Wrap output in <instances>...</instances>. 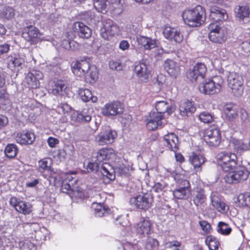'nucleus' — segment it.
I'll return each instance as SVG.
<instances>
[{
	"label": "nucleus",
	"mask_w": 250,
	"mask_h": 250,
	"mask_svg": "<svg viewBox=\"0 0 250 250\" xmlns=\"http://www.w3.org/2000/svg\"><path fill=\"white\" fill-rule=\"evenodd\" d=\"M166 124L164 116L155 112H151L146 119V126L149 130L162 128Z\"/></svg>",
	"instance_id": "obj_11"
},
{
	"label": "nucleus",
	"mask_w": 250,
	"mask_h": 250,
	"mask_svg": "<svg viewBox=\"0 0 250 250\" xmlns=\"http://www.w3.org/2000/svg\"><path fill=\"white\" fill-rule=\"evenodd\" d=\"M35 139L34 134L31 132L22 131L18 133L16 137L18 143L25 145L32 144Z\"/></svg>",
	"instance_id": "obj_29"
},
{
	"label": "nucleus",
	"mask_w": 250,
	"mask_h": 250,
	"mask_svg": "<svg viewBox=\"0 0 250 250\" xmlns=\"http://www.w3.org/2000/svg\"><path fill=\"white\" fill-rule=\"evenodd\" d=\"M228 82L229 87L235 96L242 95L244 92V86L242 76L236 73H231L228 77Z\"/></svg>",
	"instance_id": "obj_7"
},
{
	"label": "nucleus",
	"mask_w": 250,
	"mask_h": 250,
	"mask_svg": "<svg viewBox=\"0 0 250 250\" xmlns=\"http://www.w3.org/2000/svg\"><path fill=\"white\" fill-rule=\"evenodd\" d=\"M9 65L12 64L14 67H19L24 62V59L19 55H14L9 57Z\"/></svg>",
	"instance_id": "obj_50"
},
{
	"label": "nucleus",
	"mask_w": 250,
	"mask_h": 250,
	"mask_svg": "<svg viewBox=\"0 0 250 250\" xmlns=\"http://www.w3.org/2000/svg\"><path fill=\"white\" fill-rule=\"evenodd\" d=\"M188 160L189 163L193 166L196 172L202 170V166L205 163L206 158L200 154L192 152L189 156Z\"/></svg>",
	"instance_id": "obj_26"
},
{
	"label": "nucleus",
	"mask_w": 250,
	"mask_h": 250,
	"mask_svg": "<svg viewBox=\"0 0 250 250\" xmlns=\"http://www.w3.org/2000/svg\"><path fill=\"white\" fill-rule=\"evenodd\" d=\"M117 136L115 131L108 130L104 132H101L96 137V141L100 145L112 144Z\"/></svg>",
	"instance_id": "obj_22"
},
{
	"label": "nucleus",
	"mask_w": 250,
	"mask_h": 250,
	"mask_svg": "<svg viewBox=\"0 0 250 250\" xmlns=\"http://www.w3.org/2000/svg\"><path fill=\"white\" fill-rule=\"evenodd\" d=\"M203 138L206 144L209 146L217 147L221 141L220 130L216 127H209L204 131Z\"/></svg>",
	"instance_id": "obj_6"
},
{
	"label": "nucleus",
	"mask_w": 250,
	"mask_h": 250,
	"mask_svg": "<svg viewBox=\"0 0 250 250\" xmlns=\"http://www.w3.org/2000/svg\"><path fill=\"white\" fill-rule=\"evenodd\" d=\"M135 72L140 80L144 83H147L150 79V71L144 62H139L134 68Z\"/></svg>",
	"instance_id": "obj_24"
},
{
	"label": "nucleus",
	"mask_w": 250,
	"mask_h": 250,
	"mask_svg": "<svg viewBox=\"0 0 250 250\" xmlns=\"http://www.w3.org/2000/svg\"><path fill=\"white\" fill-rule=\"evenodd\" d=\"M43 77L42 72L33 70L25 77V82L29 88H36L40 85L39 80Z\"/></svg>",
	"instance_id": "obj_17"
},
{
	"label": "nucleus",
	"mask_w": 250,
	"mask_h": 250,
	"mask_svg": "<svg viewBox=\"0 0 250 250\" xmlns=\"http://www.w3.org/2000/svg\"><path fill=\"white\" fill-rule=\"evenodd\" d=\"M208 38L212 42L221 44L227 40L226 29L220 22H211L208 27Z\"/></svg>",
	"instance_id": "obj_3"
},
{
	"label": "nucleus",
	"mask_w": 250,
	"mask_h": 250,
	"mask_svg": "<svg viewBox=\"0 0 250 250\" xmlns=\"http://www.w3.org/2000/svg\"><path fill=\"white\" fill-rule=\"evenodd\" d=\"M209 17L213 22H220L228 19V15L225 9L217 6H212L210 9Z\"/></svg>",
	"instance_id": "obj_23"
},
{
	"label": "nucleus",
	"mask_w": 250,
	"mask_h": 250,
	"mask_svg": "<svg viewBox=\"0 0 250 250\" xmlns=\"http://www.w3.org/2000/svg\"><path fill=\"white\" fill-rule=\"evenodd\" d=\"M236 203L239 207L250 206V193L240 194L237 197Z\"/></svg>",
	"instance_id": "obj_37"
},
{
	"label": "nucleus",
	"mask_w": 250,
	"mask_h": 250,
	"mask_svg": "<svg viewBox=\"0 0 250 250\" xmlns=\"http://www.w3.org/2000/svg\"><path fill=\"white\" fill-rule=\"evenodd\" d=\"M136 233L141 237H144L150 234L151 230V224L149 220L143 219L135 227Z\"/></svg>",
	"instance_id": "obj_25"
},
{
	"label": "nucleus",
	"mask_w": 250,
	"mask_h": 250,
	"mask_svg": "<svg viewBox=\"0 0 250 250\" xmlns=\"http://www.w3.org/2000/svg\"><path fill=\"white\" fill-rule=\"evenodd\" d=\"M235 149L238 151H245L249 149V144L243 143L242 141H236L235 143Z\"/></svg>",
	"instance_id": "obj_56"
},
{
	"label": "nucleus",
	"mask_w": 250,
	"mask_h": 250,
	"mask_svg": "<svg viewBox=\"0 0 250 250\" xmlns=\"http://www.w3.org/2000/svg\"><path fill=\"white\" fill-rule=\"evenodd\" d=\"M86 79H89V82L91 83H94L98 79V71L94 66H92L88 71V73L85 76Z\"/></svg>",
	"instance_id": "obj_51"
},
{
	"label": "nucleus",
	"mask_w": 250,
	"mask_h": 250,
	"mask_svg": "<svg viewBox=\"0 0 250 250\" xmlns=\"http://www.w3.org/2000/svg\"><path fill=\"white\" fill-rule=\"evenodd\" d=\"M153 202V198L149 193L139 195L130 198L129 203L131 206L136 208L146 210L151 206Z\"/></svg>",
	"instance_id": "obj_8"
},
{
	"label": "nucleus",
	"mask_w": 250,
	"mask_h": 250,
	"mask_svg": "<svg viewBox=\"0 0 250 250\" xmlns=\"http://www.w3.org/2000/svg\"><path fill=\"white\" fill-rule=\"evenodd\" d=\"M189 193V190L187 187L180 188L175 189L173 192V196L178 199H186Z\"/></svg>",
	"instance_id": "obj_40"
},
{
	"label": "nucleus",
	"mask_w": 250,
	"mask_h": 250,
	"mask_svg": "<svg viewBox=\"0 0 250 250\" xmlns=\"http://www.w3.org/2000/svg\"><path fill=\"white\" fill-rule=\"evenodd\" d=\"M207 71V67L203 63H197L188 74V78L191 82L197 81L203 79Z\"/></svg>",
	"instance_id": "obj_16"
},
{
	"label": "nucleus",
	"mask_w": 250,
	"mask_h": 250,
	"mask_svg": "<svg viewBox=\"0 0 250 250\" xmlns=\"http://www.w3.org/2000/svg\"><path fill=\"white\" fill-rule=\"evenodd\" d=\"M45 231V229L43 228L42 229H39L35 231V238L36 240L39 241H44L46 239V236L43 232Z\"/></svg>",
	"instance_id": "obj_60"
},
{
	"label": "nucleus",
	"mask_w": 250,
	"mask_h": 250,
	"mask_svg": "<svg viewBox=\"0 0 250 250\" xmlns=\"http://www.w3.org/2000/svg\"><path fill=\"white\" fill-rule=\"evenodd\" d=\"M202 230L205 232H209L211 229L210 225L206 221H201L199 222Z\"/></svg>",
	"instance_id": "obj_64"
},
{
	"label": "nucleus",
	"mask_w": 250,
	"mask_h": 250,
	"mask_svg": "<svg viewBox=\"0 0 250 250\" xmlns=\"http://www.w3.org/2000/svg\"><path fill=\"white\" fill-rule=\"evenodd\" d=\"M164 140L166 146L170 150L176 152L179 149V141L177 136L173 133H168L164 136Z\"/></svg>",
	"instance_id": "obj_27"
},
{
	"label": "nucleus",
	"mask_w": 250,
	"mask_h": 250,
	"mask_svg": "<svg viewBox=\"0 0 250 250\" xmlns=\"http://www.w3.org/2000/svg\"><path fill=\"white\" fill-rule=\"evenodd\" d=\"M224 111L227 118L230 121H234L238 116V108L231 103L227 104L224 106Z\"/></svg>",
	"instance_id": "obj_32"
},
{
	"label": "nucleus",
	"mask_w": 250,
	"mask_h": 250,
	"mask_svg": "<svg viewBox=\"0 0 250 250\" xmlns=\"http://www.w3.org/2000/svg\"><path fill=\"white\" fill-rule=\"evenodd\" d=\"M206 17L205 10L200 5H197L192 9H186L182 14L185 23L191 27H198L202 25Z\"/></svg>",
	"instance_id": "obj_1"
},
{
	"label": "nucleus",
	"mask_w": 250,
	"mask_h": 250,
	"mask_svg": "<svg viewBox=\"0 0 250 250\" xmlns=\"http://www.w3.org/2000/svg\"><path fill=\"white\" fill-rule=\"evenodd\" d=\"M38 171L41 173H43L45 171H49L50 169V160L47 158H44L39 161Z\"/></svg>",
	"instance_id": "obj_48"
},
{
	"label": "nucleus",
	"mask_w": 250,
	"mask_h": 250,
	"mask_svg": "<svg viewBox=\"0 0 250 250\" xmlns=\"http://www.w3.org/2000/svg\"><path fill=\"white\" fill-rule=\"evenodd\" d=\"M19 247L21 250H32L34 245L29 241L25 240L19 243Z\"/></svg>",
	"instance_id": "obj_54"
},
{
	"label": "nucleus",
	"mask_w": 250,
	"mask_h": 250,
	"mask_svg": "<svg viewBox=\"0 0 250 250\" xmlns=\"http://www.w3.org/2000/svg\"><path fill=\"white\" fill-rule=\"evenodd\" d=\"M73 29L78 33V36L81 38H88L91 35V29L82 22H76L73 25Z\"/></svg>",
	"instance_id": "obj_28"
},
{
	"label": "nucleus",
	"mask_w": 250,
	"mask_h": 250,
	"mask_svg": "<svg viewBox=\"0 0 250 250\" xmlns=\"http://www.w3.org/2000/svg\"><path fill=\"white\" fill-rule=\"evenodd\" d=\"M199 120L205 124H209L214 121L213 115L208 111H203L198 115Z\"/></svg>",
	"instance_id": "obj_47"
},
{
	"label": "nucleus",
	"mask_w": 250,
	"mask_h": 250,
	"mask_svg": "<svg viewBox=\"0 0 250 250\" xmlns=\"http://www.w3.org/2000/svg\"><path fill=\"white\" fill-rule=\"evenodd\" d=\"M241 52L244 55L248 56L250 54V43L244 42L240 44Z\"/></svg>",
	"instance_id": "obj_55"
},
{
	"label": "nucleus",
	"mask_w": 250,
	"mask_h": 250,
	"mask_svg": "<svg viewBox=\"0 0 250 250\" xmlns=\"http://www.w3.org/2000/svg\"><path fill=\"white\" fill-rule=\"evenodd\" d=\"M9 202L10 205L20 213L28 215L32 211V207L30 203L21 200L15 197H11Z\"/></svg>",
	"instance_id": "obj_14"
},
{
	"label": "nucleus",
	"mask_w": 250,
	"mask_h": 250,
	"mask_svg": "<svg viewBox=\"0 0 250 250\" xmlns=\"http://www.w3.org/2000/svg\"><path fill=\"white\" fill-rule=\"evenodd\" d=\"M196 110L192 102L187 101L181 103L179 106V112L183 117H188L193 113Z\"/></svg>",
	"instance_id": "obj_31"
},
{
	"label": "nucleus",
	"mask_w": 250,
	"mask_h": 250,
	"mask_svg": "<svg viewBox=\"0 0 250 250\" xmlns=\"http://www.w3.org/2000/svg\"><path fill=\"white\" fill-rule=\"evenodd\" d=\"M164 37L170 41H173L177 43H180L183 40V36L180 31L175 28L166 26L163 30Z\"/></svg>",
	"instance_id": "obj_20"
},
{
	"label": "nucleus",
	"mask_w": 250,
	"mask_h": 250,
	"mask_svg": "<svg viewBox=\"0 0 250 250\" xmlns=\"http://www.w3.org/2000/svg\"><path fill=\"white\" fill-rule=\"evenodd\" d=\"M216 229L219 233L223 235H228L232 231V229L229 224L223 222L218 223Z\"/></svg>",
	"instance_id": "obj_41"
},
{
	"label": "nucleus",
	"mask_w": 250,
	"mask_h": 250,
	"mask_svg": "<svg viewBox=\"0 0 250 250\" xmlns=\"http://www.w3.org/2000/svg\"><path fill=\"white\" fill-rule=\"evenodd\" d=\"M124 107L119 102H113L105 104L102 108V113L107 117L116 116L122 113Z\"/></svg>",
	"instance_id": "obj_13"
},
{
	"label": "nucleus",
	"mask_w": 250,
	"mask_h": 250,
	"mask_svg": "<svg viewBox=\"0 0 250 250\" xmlns=\"http://www.w3.org/2000/svg\"><path fill=\"white\" fill-rule=\"evenodd\" d=\"M237 157L235 153L223 152L218 154L217 163L225 171H229L236 167Z\"/></svg>",
	"instance_id": "obj_5"
},
{
	"label": "nucleus",
	"mask_w": 250,
	"mask_h": 250,
	"mask_svg": "<svg viewBox=\"0 0 250 250\" xmlns=\"http://www.w3.org/2000/svg\"><path fill=\"white\" fill-rule=\"evenodd\" d=\"M155 107L157 111L155 112L160 113V115L163 116H164L165 112L170 114L174 110V107L166 101L156 102Z\"/></svg>",
	"instance_id": "obj_30"
},
{
	"label": "nucleus",
	"mask_w": 250,
	"mask_h": 250,
	"mask_svg": "<svg viewBox=\"0 0 250 250\" xmlns=\"http://www.w3.org/2000/svg\"><path fill=\"white\" fill-rule=\"evenodd\" d=\"M143 244L145 250H158L159 243L156 239L147 237L144 241Z\"/></svg>",
	"instance_id": "obj_36"
},
{
	"label": "nucleus",
	"mask_w": 250,
	"mask_h": 250,
	"mask_svg": "<svg viewBox=\"0 0 250 250\" xmlns=\"http://www.w3.org/2000/svg\"><path fill=\"white\" fill-rule=\"evenodd\" d=\"M84 167L86 168L88 172H94L97 171L99 169V164L95 160H93L92 161H85L84 164Z\"/></svg>",
	"instance_id": "obj_52"
},
{
	"label": "nucleus",
	"mask_w": 250,
	"mask_h": 250,
	"mask_svg": "<svg viewBox=\"0 0 250 250\" xmlns=\"http://www.w3.org/2000/svg\"><path fill=\"white\" fill-rule=\"evenodd\" d=\"M73 184V183H69L67 182V181H63L61 187L62 191L69 195V192L73 189L71 188V186Z\"/></svg>",
	"instance_id": "obj_57"
},
{
	"label": "nucleus",
	"mask_w": 250,
	"mask_h": 250,
	"mask_svg": "<svg viewBox=\"0 0 250 250\" xmlns=\"http://www.w3.org/2000/svg\"><path fill=\"white\" fill-rule=\"evenodd\" d=\"M211 205L218 211L226 214L228 212L229 206L220 198L218 193L212 192L210 196Z\"/></svg>",
	"instance_id": "obj_18"
},
{
	"label": "nucleus",
	"mask_w": 250,
	"mask_h": 250,
	"mask_svg": "<svg viewBox=\"0 0 250 250\" xmlns=\"http://www.w3.org/2000/svg\"><path fill=\"white\" fill-rule=\"evenodd\" d=\"M119 250H140V249L136 245H127L125 247L122 244L119 247Z\"/></svg>",
	"instance_id": "obj_62"
},
{
	"label": "nucleus",
	"mask_w": 250,
	"mask_h": 250,
	"mask_svg": "<svg viewBox=\"0 0 250 250\" xmlns=\"http://www.w3.org/2000/svg\"><path fill=\"white\" fill-rule=\"evenodd\" d=\"M240 117L242 122L246 123L250 122V117L245 109H242L240 110Z\"/></svg>",
	"instance_id": "obj_61"
},
{
	"label": "nucleus",
	"mask_w": 250,
	"mask_h": 250,
	"mask_svg": "<svg viewBox=\"0 0 250 250\" xmlns=\"http://www.w3.org/2000/svg\"><path fill=\"white\" fill-rule=\"evenodd\" d=\"M165 246L173 250H183L184 248L181 242L176 240L166 242Z\"/></svg>",
	"instance_id": "obj_53"
},
{
	"label": "nucleus",
	"mask_w": 250,
	"mask_h": 250,
	"mask_svg": "<svg viewBox=\"0 0 250 250\" xmlns=\"http://www.w3.org/2000/svg\"><path fill=\"white\" fill-rule=\"evenodd\" d=\"M18 152V148L17 146L13 144L8 145L5 148V155L9 158H15Z\"/></svg>",
	"instance_id": "obj_43"
},
{
	"label": "nucleus",
	"mask_w": 250,
	"mask_h": 250,
	"mask_svg": "<svg viewBox=\"0 0 250 250\" xmlns=\"http://www.w3.org/2000/svg\"><path fill=\"white\" fill-rule=\"evenodd\" d=\"M235 13L237 18L243 20L249 17L250 14V9L247 6H238L235 9Z\"/></svg>",
	"instance_id": "obj_39"
},
{
	"label": "nucleus",
	"mask_w": 250,
	"mask_h": 250,
	"mask_svg": "<svg viewBox=\"0 0 250 250\" xmlns=\"http://www.w3.org/2000/svg\"><path fill=\"white\" fill-rule=\"evenodd\" d=\"M15 15V10L11 7L5 6L0 10V18L3 20H10Z\"/></svg>",
	"instance_id": "obj_38"
},
{
	"label": "nucleus",
	"mask_w": 250,
	"mask_h": 250,
	"mask_svg": "<svg viewBox=\"0 0 250 250\" xmlns=\"http://www.w3.org/2000/svg\"><path fill=\"white\" fill-rule=\"evenodd\" d=\"M137 41L139 44L143 46L145 49L147 50L154 48L157 45V42L155 40L145 36H140L138 38Z\"/></svg>",
	"instance_id": "obj_34"
},
{
	"label": "nucleus",
	"mask_w": 250,
	"mask_h": 250,
	"mask_svg": "<svg viewBox=\"0 0 250 250\" xmlns=\"http://www.w3.org/2000/svg\"><path fill=\"white\" fill-rule=\"evenodd\" d=\"M79 95L81 98V99L84 102H87L91 101L93 103H96L98 101V98L96 96H93L91 92L87 88H80L79 90Z\"/></svg>",
	"instance_id": "obj_35"
},
{
	"label": "nucleus",
	"mask_w": 250,
	"mask_h": 250,
	"mask_svg": "<svg viewBox=\"0 0 250 250\" xmlns=\"http://www.w3.org/2000/svg\"><path fill=\"white\" fill-rule=\"evenodd\" d=\"M114 150L111 148H104L93 154L95 161L101 163L104 160H113L115 157Z\"/></svg>",
	"instance_id": "obj_19"
},
{
	"label": "nucleus",
	"mask_w": 250,
	"mask_h": 250,
	"mask_svg": "<svg viewBox=\"0 0 250 250\" xmlns=\"http://www.w3.org/2000/svg\"><path fill=\"white\" fill-rule=\"evenodd\" d=\"M206 244L210 250H217L219 246V242L216 237L212 235L207 236Z\"/></svg>",
	"instance_id": "obj_44"
},
{
	"label": "nucleus",
	"mask_w": 250,
	"mask_h": 250,
	"mask_svg": "<svg viewBox=\"0 0 250 250\" xmlns=\"http://www.w3.org/2000/svg\"><path fill=\"white\" fill-rule=\"evenodd\" d=\"M92 208L94 210V213L97 217L103 216L107 211V209L101 204L93 203L91 206Z\"/></svg>",
	"instance_id": "obj_46"
},
{
	"label": "nucleus",
	"mask_w": 250,
	"mask_h": 250,
	"mask_svg": "<svg viewBox=\"0 0 250 250\" xmlns=\"http://www.w3.org/2000/svg\"><path fill=\"white\" fill-rule=\"evenodd\" d=\"M118 31V27L116 23L110 19L102 21L100 29V34L103 38L108 40Z\"/></svg>",
	"instance_id": "obj_10"
},
{
	"label": "nucleus",
	"mask_w": 250,
	"mask_h": 250,
	"mask_svg": "<svg viewBox=\"0 0 250 250\" xmlns=\"http://www.w3.org/2000/svg\"><path fill=\"white\" fill-rule=\"evenodd\" d=\"M109 66L111 69L117 71L121 70L123 65L120 61H111L109 62Z\"/></svg>",
	"instance_id": "obj_59"
},
{
	"label": "nucleus",
	"mask_w": 250,
	"mask_h": 250,
	"mask_svg": "<svg viewBox=\"0 0 250 250\" xmlns=\"http://www.w3.org/2000/svg\"><path fill=\"white\" fill-rule=\"evenodd\" d=\"M90 64L86 60H79L72 63V70L73 73L79 77L85 76L90 69Z\"/></svg>",
	"instance_id": "obj_15"
},
{
	"label": "nucleus",
	"mask_w": 250,
	"mask_h": 250,
	"mask_svg": "<svg viewBox=\"0 0 250 250\" xmlns=\"http://www.w3.org/2000/svg\"><path fill=\"white\" fill-rule=\"evenodd\" d=\"M94 6L97 11L105 13L107 11V0H93Z\"/></svg>",
	"instance_id": "obj_42"
},
{
	"label": "nucleus",
	"mask_w": 250,
	"mask_h": 250,
	"mask_svg": "<svg viewBox=\"0 0 250 250\" xmlns=\"http://www.w3.org/2000/svg\"><path fill=\"white\" fill-rule=\"evenodd\" d=\"M42 33L36 27L28 25L23 29L22 37L31 44H34L40 41Z\"/></svg>",
	"instance_id": "obj_12"
},
{
	"label": "nucleus",
	"mask_w": 250,
	"mask_h": 250,
	"mask_svg": "<svg viewBox=\"0 0 250 250\" xmlns=\"http://www.w3.org/2000/svg\"><path fill=\"white\" fill-rule=\"evenodd\" d=\"M206 200L205 191L201 188H196L193 193V202L194 204L198 207L202 205Z\"/></svg>",
	"instance_id": "obj_33"
},
{
	"label": "nucleus",
	"mask_w": 250,
	"mask_h": 250,
	"mask_svg": "<svg viewBox=\"0 0 250 250\" xmlns=\"http://www.w3.org/2000/svg\"><path fill=\"white\" fill-rule=\"evenodd\" d=\"M249 173L245 167H239L235 171L227 174L224 177V180L229 184L240 182L246 180Z\"/></svg>",
	"instance_id": "obj_9"
},
{
	"label": "nucleus",
	"mask_w": 250,
	"mask_h": 250,
	"mask_svg": "<svg viewBox=\"0 0 250 250\" xmlns=\"http://www.w3.org/2000/svg\"><path fill=\"white\" fill-rule=\"evenodd\" d=\"M69 196L71 198H82L84 195L83 192L79 188L73 189L69 192Z\"/></svg>",
	"instance_id": "obj_58"
},
{
	"label": "nucleus",
	"mask_w": 250,
	"mask_h": 250,
	"mask_svg": "<svg viewBox=\"0 0 250 250\" xmlns=\"http://www.w3.org/2000/svg\"><path fill=\"white\" fill-rule=\"evenodd\" d=\"M224 83L223 78L216 76L210 79L206 80L199 85V91L206 95H213L219 93Z\"/></svg>",
	"instance_id": "obj_2"
},
{
	"label": "nucleus",
	"mask_w": 250,
	"mask_h": 250,
	"mask_svg": "<svg viewBox=\"0 0 250 250\" xmlns=\"http://www.w3.org/2000/svg\"><path fill=\"white\" fill-rule=\"evenodd\" d=\"M124 2L125 0H113L111 4L112 10L117 14H121L123 10Z\"/></svg>",
	"instance_id": "obj_49"
},
{
	"label": "nucleus",
	"mask_w": 250,
	"mask_h": 250,
	"mask_svg": "<svg viewBox=\"0 0 250 250\" xmlns=\"http://www.w3.org/2000/svg\"><path fill=\"white\" fill-rule=\"evenodd\" d=\"M118 172L120 175H127L129 167L125 165L118 164L114 169L108 163H104L101 168V172L104 177L110 180H114L115 178V172Z\"/></svg>",
	"instance_id": "obj_4"
},
{
	"label": "nucleus",
	"mask_w": 250,
	"mask_h": 250,
	"mask_svg": "<svg viewBox=\"0 0 250 250\" xmlns=\"http://www.w3.org/2000/svg\"><path fill=\"white\" fill-rule=\"evenodd\" d=\"M166 186L167 185L165 183H161L158 182L155 184L152 189L156 192H160L164 190Z\"/></svg>",
	"instance_id": "obj_63"
},
{
	"label": "nucleus",
	"mask_w": 250,
	"mask_h": 250,
	"mask_svg": "<svg viewBox=\"0 0 250 250\" xmlns=\"http://www.w3.org/2000/svg\"><path fill=\"white\" fill-rule=\"evenodd\" d=\"M66 86L61 81H58L56 83H54V85L50 89L54 95L61 94L62 91L65 89Z\"/></svg>",
	"instance_id": "obj_45"
},
{
	"label": "nucleus",
	"mask_w": 250,
	"mask_h": 250,
	"mask_svg": "<svg viewBox=\"0 0 250 250\" xmlns=\"http://www.w3.org/2000/svg\"><path fill=\"white\" fill-rule=\"evenodd\" d=\"M164 68L168 74L174 78H177L181 73V66L177 62L167 59L164 63Z\"/></svg>",
	"instance_id": "obj_21"
}]
</instances>
